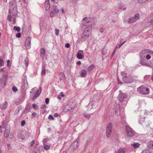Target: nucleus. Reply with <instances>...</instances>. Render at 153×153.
<instances>
[{
	"label": "nucleus",
	"instance_id": "f257e3e1",
	"mask_svg": "<svg viewBox=\"0 0 153 153\" xmlns=\"http://www.w3.org/2000/svg\"><path fill=\"white\" fill-rule=\"evenodd\" d=\"M140 55L142 56L143 54L146 55V58L147 60L150 59L151 58V56H153V51L149 49H145L141 51Z\"/></svg>",
	"mask_w": 153,
	"mask_h": 153
},
{
	"label": "nucleus",
	"instance_id": "f03ea898",
	"mask_svg": "<svg viewBox=\"0 0 153 153\" xmlns=\"http://www.w3.org/2000/svg\"><path fill=\"white\" fill-rule=\"evenodd\" d=\"M122 74L123 76V80L124 82L126 83H129L133 81V78L130 75L128 74L125 72H123Z\"/></svg>",
	"mask_w": 153,
	"mask_h": 153
},
{
	"label": "nucleus",
	"instance_id": "7ed1b4c3",
	"mask_svg": "<svg viewBox=\"0 0 153 153\" xmlns=\"http://www.w3.org/2000/svg\"><path fill=\"white\" fill-rule=\"evenodd\" d=\"M137 91L138 92L143 94H147L149 92V89L143 86H141L138 88Z\"/></svg>",
	"mask_w": 153,
	"mask_h": 153
},
{
	"label": "nucleus",
	"instance_id": "20e7f679",
	"mask_svg": "<svg viewBox=\"0 0 153 153\" xmlns=\"http://www.w3.org/2000/svg\"><path fill=\"white\" fill-rule=\"evenodd\" d=\"M112 125L111 123H110L107 125L106 127V136L109 138L110 137L112 132Z\"/></svg>",
	"mask_w": 153,
	"mask_h": 153
},
{
	"label": "nucleus",
	"instance_id": "39448f33",
	"mask_svg": "<svg viewBox=\"0 0 153 153\" xmlns=\"http://www.w3.org/2000/svg\"><path fill=\"white\" fill-rule=\"evenodd\" d=\"M126 129L128 137H132L134 135V131L129 126H126Z\"/></svg>",
	"mask_w": 153,
	"mask_h": 153
},
{
	"label": "nucleus",
	"instance_id": "423d86ee",
	"mask_svg": "<svg viewBox=\"0 0 153 153\" xmlns=\"http://www.w3.org/2000/svg\"><path fill=\"white\" fill-rule=\"evenodd\" d=\"M41 92V91L40 89L37 90L35 88H34L32 89L30 93H31L34 94V96L33 97L34 98L33 99H34L35 98L39 96Z\"/></svg>",
	"mask_w": 153,
	"mask_h": 153
},
{
	"label": "nucleus",
	"instance_id": "0eeeda50",
	"mask_svg": "<svg viewBox=\"0 0 153 153\" xmlns=\"http://www.w3.org/2000/svg\"><path fill=\"white\" fill-rule=\"evenodd\" d=\"M127 96V94H126L120 93L119 95L118 98L120 102H123L125 98Z\"/></svg>",
	"mask_w": 153,
	"mask_h": 153
},
{
	"label": "nucleus",
	"instance_id": "6e6552de",
	"mask_svg": "<svg viewBox=\"0 0 153 153\" xmlns=\"http://www.w3.org/2000/svg\"><path fill=\"white\" fill-rule=\"evenodd\" d=\"M76 56L78 59H81L84 57V53L83 51H79L76 55Z\"/></svg>",
	"mask_w": 153,
	"mask_h": 153
},
{
	"label": "nucleus",
	"instance_id": "1a4fd4ad",
	"mask_svg": "<svg viewBox=\"0 0 153 153\" xmlns=\"http://www.w3.org/2000/svg\"><path fill=\"white\" fill-rule=\"evenodd\" d=\"M6 83V81L4 78L0 79V87L1 88L5 87Z\"/></svg>",
	"mask_w": 153,
	"mask_h": 153
},
{
	"label": "nucleus",
	"instance_id": "9d476101",
	"mask_svg": "<svg viewBox=\"0 0 153 153\" xmlns=\"http://www.w3.org/2000/svg\"><path fill=\"white\" fill-rule=\"evenodd\" d=\"M7 102H5L1 105L0 108L2 109H5L7 107Z\"/></svg>",
	"mask_w": 153,
	"mask_h": 153
},
{
	"label": "nucleus",
	"instance_id": "9b49d317",
	"mask_svg": "<svg viewBox=\"0 0 153 153\" xmlns=\"http://www.w3.org/2000/svg\"><path fill=\"white\" fill-rule=\"evenodd\" d=\"M30 40L29 38H27L25 43V45L26 47H27V48H30Z\"/></svg>",
	"mask_w": 153,
	"mask_h": 153
},
{
	"label": "nucleus",
	"instance_id": "f8f14e48",
	"mask_svg": "<svg viewBox=\"0 0 153 153\" xmlns=\"http://www.w3.org/2000/svg\"><path fill=\"white\" fill-rule=\"evenodd\" d=\"M59 78L61 80H64L65 79V76L64 73L62 72H61L59 75Z\"/></svg>",
	"mask_w": 153,
	"mask_h": 153
},
{
	"label": "nucleus",
	"instance_id": "ddd939ff",
	"mask_svg": "<svg viewBox=\"0 0 153 153\" xmlns=\"http://www.w3.org/2000/svg\"><path fill=\"white\" fill-rule=\"evenodd\" d=\"M52 9L56 13V14H57L59 13V10L57 8L56 6L53 5Z\"/></svg>",
	"mask_w": 153,
	"mask_h": 153
},
{
	"label": "nucleus",
	"instance_id": "4468645a",
	"mask_svg": "<svg viewBox=\"0 0 153 153\" xmlns=\"http://www.w3.org/2000/svg\"><path fill=\"white\" fill-rule=\"evenodd\" d=\"M45 7L46 10H48L50 8V4L49 2L46 1L45 4Z\"/></svg>",
	"mask_w": 153,
	"mask_h": 153
},
{
	"label": "nucleus",
	"instance_id": "2eb2a0df",
	"mask_svg": "<svg viewBox=\"0 0 153 153\" xmlns=\"http://www.w3.org/2000/svg\"><path fill=\"white\" fill-rule=\"evenodd\" d=\"M132 146L134 149H136L139 147L140 144L137 143H134L131 144Z\"/></svg>",
	"mask_w": 153,
	"mask_h": 153
},
{
	"label": "nucleus",
	"instance_id": "dca6fc26",
	"mask_svg": "<svg viewBox=\"0 0 153 153\" xmlns=\"http://www.w3.org/2000/svg\"><path fill=\"white\" fill-rule=\"evenodd\" d=\"M86 72L85 70H83L81 72V76L82 77H85L86 76Z\"/></svg>",
	"mask_w": 153,
	"mask_h": 153
},
{
	"label": "nucleus",
	"instance_id": "f3484780",
	"mask_svg": "<svg viewBox=\"0 0 153 153\" xmlns=\"http://www.w3.org/2000/svg\"><path fill=\"white\" fill-rule=\"evenodd\" d=\"M135 22V20L134 19V18L133 17L131 18L128 20V23L130 24L134 23Z\"/></svg>",
	"mask_w": 153,
	"mask_h": 153
},
{
	"label": "nucleus",
	"instance_id": "a211bd4d",
	"mask_svg": "<svg viewBox=\"0 0 153 153\" xmlns=\"http://www.w3.org/2000/svg\"><path fill=\"white\" fill-rule=\"evenodd\" d=\"M89 36V34H85V32L83 33L82 35L81 38L83 39L84 40L86 39Z\"/></svg>",
	"mask_w": 153,
	"mask_h": 153
},
{
	"label": "nucleus",
	"instance_id": "6ab92c4d",
	"mask_svg": "<svg viewBox=\"0 0 153 153\" xmlns=\"http://www.w3.org/2000/svg\"><path fill=\"white\" fill-rule=\"evenodd\" d=\"M95 67V66L94 64H92L91 65L89 66L88 68V70L89 71H91L92 69Z\"/></svg>",
	"mask_w": 153,
	"mask_h": 153
},
{
	"label": "nucleus",
	"instance_id": "aec40b11",
	"mask_svg": "<svg viewBox=\"0 0 153 153\" xmlns=\"http://www.w3.org/2000/svg\"><path fill=\"white\" fill-rule=\"evenodd\" d=\"M41 56L43 57L45 53V50L44 48H41L40 50Z\"/></svg>",
	"mask_w": 153,
	"mask_h": 153
},
{
	"label": "nucleus",
	"instance_id": "412c9836",
	"mask_svg": "<svg viewBox=\"0 0 153 153\" xmlns=\"http://www.w3.org/2000/svg\"><path fill=\"white\" fill-rule=\"evenodd\" d=\"M126 149L124 148H120L118 151L119 153H125Z\"/></svg>",
	"mask_w": 153,
	"mask_h": 153
},
{
	"label": "nucleus",
	"instance_id": "4be33fe9",
	"mask_svg": "<svg viewBox=\"0 0 153 153\" xmlns=\"http://www.w3.org/2000/svg\"><path fill=\"white\" fill-rule=\"evenodd\" d=\"M139 14L138 13H137L135 15L134 17L133 18H134V19L135 20V21H136L139 19Z\"/></svg>",
	"mask_w": 153,
	"mask_h": 153
},
{
	"label": "nucleus",
	"instance_id": "5701e85b",
	"mask_svg": "<svg viewBox=\"0 0 153 153\" xmlns=\"http://www.w3.org/2000/svg\"><path fill=\"white\" fill-rule=\"evenodd\" d=\"M13 30H16L18 32H19L20 30V28L19 27H17L14 26L13 27Z\"/></svg>",
	"mask_w": 153,
	"mask_h": 153
},
{
	"label": "nucleus",
	"instance_id": "b1692460",
	"mask_svg": "<svg viewBox=\"0 0 153 153\" xmlns=\"http://www.w3.org/2000/svg\"><path fill=\"white\" fill-rule=\"evenodd\" d=\"M149 147L151 149H153V141H150L149 143Z\"/></svg>",
	"mask_w": 153,
	"mask_h": 153
},
{
	"label": "nucleus",
	"instance_id": "393cba45",
	"mask_svg": "<svg viewBox=\"0 0 153 153\" xmlns=\"http://www.w3.org/2000/svg\"><path fill=\"white\" fill-rule=\"evenodd\" d=\"M9 4L10 6H12L13 5L14 7L16 5L15 2L14 1L10 2H9Z\"/></svg>",
	"mask_w": 153,
	"mask_h": 153
},
{
	"label": "nucleus",
	"instance_id": "a878e982",
	"mask_svg": "<svg viewBox=\"0 0 153 153\" xmlns=\"http://www.w3.org/2000/svg\"><path fill=\"white\" fill-rule=\"evenodd\" d=\"M57 14H56V13L52 11L50 13V16L51 17H53L55 16Z\"/></svg>",
	"mask_w": 153,
	"mask_h": 153
},
{
	"label": "nucleus",
	"instance_id": "bb28decb",
	"mask_svg": "<svg viewBox=\"0 0 153 153\" xmlns=\"http://www.w3.org/2000/svg\"><path fill=\"white\" fill-rule=\"evenodd\" d=\"M125 42H123V43L122 44H119L118 45V47H116L115 49H114V52H113V53H114L115 52V51H116V49L117 48H120L122 46V45Z\"/></svg>",
	"mask_w": 153,
	"mask_h": 153
},
{
	"label": "nucleus",
	"instance_id": "cd10ccee",
	"mask_svg": "<svg viewBox=\"0 0 153 153\" xmlns=\"http://www.w3.org/2000/svg\"><path fill=\"white\" fill-rule=\"evenodd\" d=\"M71 107H70L69 105H66L65 108V110H70Z\"/></svg>",
	"mask_w": 153,
	"mask_h": 153
},
{
	"label": "nucleus",
	"instance_id": "c85d7f7f",
	"mask_svg": "<svg viewBox=\"0 0 153 153\" xmlns=\"http://www.w3.org/2000/svg\"><path fill=\"white\" fill-rule=\"evenodd\" d=\"M12 90L14 92H15L18 91V89L15 86H13L12 88Z\"/></svg>",
	"mask_w": 153,
	"mask_h": 153
},
{
	"label": "nucleus",
	"instance_id": "c756f323",
	"mask_svg": "<svg viewBox=\"0 0 153 153\" xmlns=\"http://www.w3.org/2000/svg\"><path fill=\"white\" fill-rule=\"evenodd\" d=\"M12 19V16L9 15L8 16V19L9 21H11Z\"/></svg>",
	"mask_w": 153,
	"mask_h": 153
},
{
	"label": "nucleus",
	"instance_id": "7c9ffc66",
	"mask_svg": "<svg viewBox=\"0 0 153 153\" xmlns=\"http://www.w3.org/2000/svg\"><path fill=\"white\" fill-rule=\"evenodd\" d=\"M50 148V146L48 145H46L44 146V148L46 150L49 149Z\"/></svg>",
	"mask_w": 153,
	"mask_h": 153
},
{
	"label": "nucleus",
	"instance_id": "2f4dec72",
	"mask_svg": "<svg viewBox=\"0 0 153 153\" xmlns=\"http://www.w3.org/2000/svg\"><path fill=\"white\" fill-rule=\"evenodd\" d=\"M32 107L33 108L35 109H37L38 108L37 106L35 104H33L32 105Z\"/></svg>",
	"mask_w": 153,
	"mask_h": 153
},
{
	"label": "nucleus",
	"instance_id": "473e14b6",
	"mask_svg": "<svg viewBox=\"0 0 153 153\" xmlns=\"http://www.w3.org/2000/svg\"><path fill=\"white\" fill-rule=\"evenodd\" d=\"M48 119L51 120H53L54 118L51 115H50L48 117Z\"/></svg>",
	"mask_w": 153,
	"mask_h": 153
},
{
	"label": "nucleus",
	"instance_id": "72a5a7b5",
	"mask_svg": "<svg viewBox=\"0 0 153 153\" xmlns=\"http://www.w3.org/2000/svg\"><path fill=\"white\" fill-rule=\"evenodd\" d=\"M148 0H138V1L140 3H143L146 1H147Z\"/></svg>",
	"mask_w": 153,
	"mask_h": 153
},
{
	"label": "nucleus",
	"instance_id": "f704fd0d",
	"mask_svg": "<svg viewBox=\"0 0 153 153\" xmlns=\"http://www.w3.org/2000/svg\"><path fill=\"white\" fill-rule=\"evenodd\" d=\"M45 68L42 69V75H45Z\"/></svg>",
	"mask_w": 153,
	"mask_h": 153
},
{
	"label": "nucleus",
	"instance_id": "c9c22d12",
	"mask_svg": "<svg viewBox=\"0 0 153 153\" xmlns=\"http://www.w3.org/2000/svg\"><path fill=\"white\" fill-rule=\"evenodd\" d=\"M3 60L0 58V66H1L3 65Z\"/></svg>",
	"mask_w": 153,
	"mask_h": 153
},
{
	"label": "nucleus",
	"instance_id": "e433bc0d",
	"mask_svg": "<svg viewBox=\"0 0 153 153\" xmlns=\"http://www.w3.org/2000/svg\"><path fill=\"white\" fill-rule=\"evenodd\" d=\"M7 66L8 67L10 66V62L9 60H7Z\"/></svg>",
	"mask_w": 153,
	"mask_h": 153
},
{
	"label": "nucleus",
	"instance_id": "4c0bfd02",
	"mask_svg": "<svg viewBox=\"0 0 153 153\" xmlns=\"http://www.w3.org/2000/svg\"><path fill=\"white\" fill-rule=\"evenodd\" d=\"M59 33V30L57 29H55V34L56 36L58 35Z\"/></svg>",
	"mask_w": 153,
	"mask_h": 153
},
{
	"label": "nucleus",
	"instance_id": "58836bf2",
	"mask_svg": "<svg viewBox=\"0 0 153 153\" xmlns=\"http://www.w3.org/2000/svg\"><path fill=\"white\" fill-rule=\"evenodd\" d=\"M35 141L34 140H32L30 143V146H32L33 144L35 143Z\"/></svg>",
	"mask_w": 153,
	"mask_h": 153
},
{
	"label": "nucleus",
	"instance_id": "ea45409f",
	"mask_svg": "<svg viewBox=\"0 0 153 153\" xmlns=\"http://www.w3.org/2000/svg\"><path fill=\"white\" fill-rule=\"evenodd\" d=\"M21 36V34L20 33H18L16 35V36L18 38H19Z\"/></svg>",
	"mask_w": 153,
	"mask_h": 153
},
{
	"label": "nucleus",
	"instance_id": "a19ab883",
	"mask_svg": "<svg viewBox=\"0 0 153 153\" xmlns=\"http://www.w3.org/2000/svg\"><path fill=\"white\" fill-rule=\"evenodd\" d=\"M84 117L86 118L87 119H89L90 117V115L89 114L85 115Z\"/></svg>",
	"mask_w": 153,
	"mask_h": 153
},
{
	"label": "nucleus",
	"instance_id": "79ce46f5",
	"mask_svg": "<svg viewBox=\"0 0 153 153\" xmlns=\"http://www.w3.org/2000/svg\"><path fill=\"white\" fill-rule=\"evenodd\" d=\"M25 122L24 120L22 121L21 122V125L22 126H24L25 124Z\"/></svg>",
	"mask_w": 153,
	"mask_h": 153
},
{
	"label": "nucleus",
	"instance_id": "37998d69",
	"mask_svg": "<svg viewBox=\"0 0 153 153\" xmlns=\"http://www.w3.org/2000/svg\"><path fill=\"white\" fill-rule=\"evenodd\" d=\"M45 102L47 104H48L49 102V99L48 98H46Z\"/></svg>",
	"mask_w": 153,
	"mask_h": 153
},
{
	"label": "nucleus",
	"instance_id": "c03bdc74",
	"mask_svg": "<svg viewBox=\"0 0 153 153\" xmlns=\"http://www.w3.org/2000/svg\"><path fill=\"white\" fill-rule=\"evenodd\" d=\"M70 46V45L69 43H66L65 45V47L67 48H69Z\"/></svg>",
	"mask_w": 153,
	"mask_h": 153
},
{
	"label": "nucleus",
	"instance_id": "a18cd8bd",
	"mask_svg": "<svg viewBox=\"0 0 153 153\" xmlns=\"http://www.w3.org/2000/svg\"><path fill=\"white\" fill-rule=\"evenodd\" d=\"M141 153H150V152L148 151H143Z\"/></svg>",
	"mask_w": 153,
	"mask_h": 153
},
{
	"label": "nucleus",
	"instance_id": "49530a36",
	"mask_svg": "<svg viewBox=\"0 0 153 153\" xmlns=\"http://www.w3.org/2000/svg\"><path fill=\"white\" fill-rule=\"evenodd\" d=\"M36 114L35 112H33V113H32V116L33 117H35L36 116Z\"/></svg>",
	"mask_w": 153,
	"mask_h": 153
},
{
	"label": "nucleus",
	"instance_id": "de8ad7c7",
	"mask_svg": "<svg viewBox=\"0 0 153 153\" xmlns=\"http://www.w3.org/2000/svg\"><path fill=\"white\" fill-rule=\"evenodd\" d=\"M54 116L55 117H58V114L57 113H55L54 114Z\"/></svg>",
	"mask_w": 153,
	"mask_h": 153
},
{
	"label": "nucleus",
	"instance_id": "09e8293b",
	"mask_svg": "<svg viewBox=\"0 0 153 153\" xmlns=\"http://www.w3.org/2000/svg\"><path fill=\"white\" fill-rule=\"evenodd\" d=\"M76 64L77 65H80L81 64V62L80 61H79L76 63Z\"/></svg>",
	"mask_w": 153,
	"mask_h": 153
},
{
	"label": "nucleus",
	"instance_id": "8fccbe9b",
	"mask_svg": "<svg viewBox=\"0 0 153 153\" xmlns=\"http://www.w3.org/2000/svg\"><path fill=\"white\" fill-rule=\"evenodd\" d=\"M61 11H62V13H64V9L63 8H62L61 9Z\"/></svg>",
	"mask_w": 153,
	"mask_h": 153
},
{
	"label": "nucleus",
	"instance_id": "3c124183",
	"mask_svg": "<svg viewBox=\"0 0 153 153\" xmlns=\"http://www.w3.org/2000/svg\"><path fill=\"white\" fill-rule=\"evenodd\" d=\"M60 95H61V97H64V95L63 94V93H60Z\"/></svg>",
	"mask_w": 153,
	"mask_h": 153
},
{
	"label": "nucleus",
	"instance_id": "603ef678",
	"mask_svg": "<svg viewBox=\"0 0 153 153\" xmlns=\"http://www.w3.org/2000/svg\"><path fill=\"white\" fill-rule=\"evenodd\" d=\"M58 98L60 100L62 98V97H61L60 95H59L58 96Z\"/></svg>",
	"mask_w": 153,
	"mask_h": 153
},
{
	"label": "nucleus",
	"instance_id": "864d4df0",
	"mask_svg": "<svg viewBox=\"0 0 153 153\" xmlns=\"http://www.w3.org/2000/svg\"><path fill=\"white\" fill-rule=\"evenodd\" d=\"M87 19V18H84L82 20V22H84L85 20H86V19Z\"/></svg>",
	"mask_w": 153,
	"mask_h": 153
},
{
	"label": "nucleus",
	"instance_id": "5fc2aeb1",
	"mask_svg": "<svg viewBox=\"0 0 153 153\" xmlns=\"http://www.w3.org/2000/svg\"><path fill=\"white\" fill-rule=\"evenodd\" d=\"M4 71V68H2V69H1V71Z\"/></svg>",
	"mask_w": 153,
	"mask_h": 153
},
{
	"label": "nucleus",
	"instance_id": "6e6d98bb",
	"mask_svg": "<svg viewBox=\"0 0 153 153\" xmlns=\"http://www.w3.org/2000/svg\"><path fill=\"white\" fill-rule=\"evenodd\" d=\"M4 1L6 2L7 1V0H4Z\"/></svg>",
	"mask_w": 153,
	"mask_h": 153
},
{
	"label": "nucleus",
	"instance_id": "4d7b16f0",
	"mask_svg": "<svg viewBox=\"0 0 153 153\" xmlns=\"http://www.w3.org/2000/svg\"><path fill=\"white\" fill-rule=\"evenodd\" d=\"M51 1H55V0H51Z\"/></svg>",
	"mask_w": 153,
	"mask_h": 153
},
{
	"label": "nucleus",
	"instance_id": "13d9d810",
	"mask_svg": "<svg viewBox=\"0 0 153 153\" xmlns=\"http://www.w3.org/2000/svg\"><path fill=\"white\" fill-rule=\"evenodd\" d=\"M1 150L0 149V153H1Z\"/></svg>",
	"mask_w": 153,
	"mask_h": 153
},
{
	"label": "nucleus",
	"instance_id": "bf43d9fd",
	"mask_svg": "<svg viewBox=\"0 0 153 153\" xmlns=\"http://www.w3.org/2000/svg\"><path fill=\"white\" fill-rule=\"evenodd\" d=\"M10 12H11V11H10V10H9V12H10Z\"/></svg>",
	"mask_w": 153,
	"mask_h": 153
},
{
	"label": "nucleus",
	"instance_id": "052dcab7",
	"mask_svg": "<svg viewBox=\"0 0 153 153\" xmlns=\"http://www.w3.org/2000/svg\"><path fill=\"white\" fill-rule=\"evenodd\" d=\"M77 0H73V1H76Z\"/></svg>",
	"mask_w": 153,
	"mask_h": 153
},
{
	"label": "nucleus",
	"instance_id": "680f3d73",
	"mask_svg": "<svg viewBox=\"0 0 153 153\" xmlns=\"http://www.w3.org/2000/svg\"><path fill=\"white\" fill-rule=\"evenodd\" d=\"M16 14V12H15V13H14V14Z\"/></svg>",
	"mask_w": 153,
	"mask_h": 153
}]
</instances>
